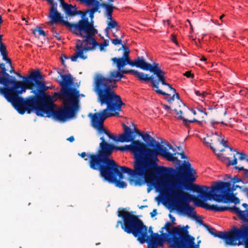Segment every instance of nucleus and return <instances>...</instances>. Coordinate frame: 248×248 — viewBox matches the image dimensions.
Wrapping results in <instances>:
<instances>
[{
	"label": "nucleus",
	"instance_id": "9d476101",
	"mask_svg": "<svg viewBox=\"0 0 248 248\" xmlns=\"http://www.w3.org/2000/svg\"><path fill=\"white\" fill-rule=\"evenodd\" d=\"M200 206L206 210L214 212L229 211L235 213L241 220L248 222V209L242 211L235 206L233 207L219 206L217 204L210 205L204 202ZM233 228L239 240V245H244L245 248H248V225L243 224L239 228L235 226H233Z\"/></svg>",
	"mask_w": 248,
	"mask_h": 248
},
{
	"label": "nucleus",
	"instance_id": "4c0bfd02",
	"mask_svg": "<svg viewBox=\"0 0 248 248\" xmlns=\"http://www.w3.org/2000/svg\"><path fill=\"white\" fill-rule=\"evenodd\" d=\"M99 7H97V6H93L91 9H88L89 11H91L93 12V13H95L97 12H98L99 13L101 12L99 9Z\"/></svg>",
	"mask_w": 248,
	"mask_h": 248
},
{
	"label": "nucleus",
	"instance_id": "09e8293b",
	"mask_svg": "<svg viewBox=\"0 0 248 248\" xmlns=\"http://www.w3.org/2000/svg\"><path fill=\"white\" fill-rule=\"evenodd\" d=\"M161 105L165 109H166L167 111H168L170 113L171 112H170L171 109H170V106H169L167 105L163 104H162Z\"/></svg>",
	"mask_w": 248,
	"mask_h": 248
},
{
	"label": "nucleus",
	"instance_id": "864d4df0",
	"mask_svg": "<svg viewBox=\"0 0 248 248\" xmlns=\"http://www.w3.org/2000/svg\"><path fill=\"white\" fill-rule=\"evenodd\" d=\"M54 36L56 38V39L58 40H61V38L59 36V34L57 32H55V34H54Z\"/></svg>",
	"mask_w": 248,
	"mask_h": 248
},
{
	"label": "nucleus",
	"instance_id": "412c9836",
	"mask_svg": "<svg viewBox=\"0 0 248 248\" xmlns=\"http://www.w3.org/2000/svg\"><path fill=\"white\" fill-rule=\"evenodd\" d=\"M131 66H135L143 70L149 71L155 74V63H147L143 57H138L133 61Z\"/></svg>",
	"mask_w": 248,
	"mask_h": 248
},
{
	"label": "nucleus",
	"instance_id": "f03ea898",
	"mask_svg": "<svg viewBox=\"0 0 248 248\" xmlns=\"http://www.w3.org/2000/svg\"><path fill=\"white\" fill-rule=\"evenodd\" d=\"M159 159L156 157V191H157V178L162 180L161 194L164 202L171 208L176 209L183 214L196 218L194 208L189 204L191 201L200 207L203 201L194 195L185 192V190L192 187L196 179V170L191 164L186 161L181 163L171 162L175 168L166 167L158 165Z\"/></svg>",
	"mask_w": 248,
	"mask_h": 248
},
{
	"label": "nucleus",
	"instance_id": "603ef678",
	"mask_svg": "<svg viewBox=\"0 0 248 248\" xmlns=\"http://www.w3.org/2000/svg\"><path fill=\"white\" fill-rule=\"evenodd\" d=\"M175 94H173L171 97H170L169 98L167 99V101L169 103H171L174 100Z\"/></svg>",
	"mask_w": 248,
	"mask_h": 248
},
{
	"label": "nucleus",
	"instance_id": "2f4dec72",
	"mask_svg": "<svg viewBox=\"0 0 248 248\" xmlns=\"http://www.w3.org/2000/svg\"><path fill=\"white\" fill-rule=\"evenodd\" d=\"M98 151V150L97 151ZM97 152H96L95 153H96ZM93 153H92V154H93ZM91 154V153H89L88 155L85 152H82L81 154H78V155L80 156L81 157L84 158L85 160H88V164H89V155Z\"/></svg>",
	"mask_w": 248,
	"mask_h": 248
},
{
	"label": "nucleus",
	"instance_id": "3c124183",
	"mask_svg": "<svg viewBox=\"0 0 248 248\" xmlns=\"http://www.w3.org/2000/svg\"><path fill=\"white\" fill-rule=\"evenodd\" d=\"M234 169L235 170H238L239 171L243 170L244 172H245V170H246V169H245L244 167H238V166H235Z\"/></svg>",
	"mask_w": 248,
	"mask_h": 248
},
{
	"label": "nucleus",
	"instance_id": "338daca9",
	"mask_svg": "<svg viewBox=\"0 0 248 248\" xmlns=\"http://www.w3.org/2000/svg\"><path fill=\"white\" fill-rule=\"evenodd\" d=\"M232 152H236V151L235 150H233L232 148L229 147V148H228Z\"/></svg>",
	"mask_w": 248,
	"mask_h": 248
},
{
	"label": "nucleus",
	"instance_id": "f257e3e1",
	"mask_svg": "<svg viewBox=\"0 0 248 248\" xmlns=\"http://www.w3.org/2000/svg\"><path fill=\"white\" fill-rule=\"evenodd\" d=\"M64 71L63 69L58 72L62 78L59 81L60 92H55L52 96L46 94L44 92L49 87L40 80L35 87L36 89L31 91L34 95L26 97L16 110L21 115L35 111L37 116L46 115L62 122L74 117L79 108V92L71 87L74 79L70 74L62 75Z\"/></svg>",
	"mask_w": 248,
	"mask_h": 248
},
{
	"label": "nucleus",
	"instance_id": "6ab92c4d",
	"mask_svg": "<svg viewBox=\"0 0 248 248\" xmlns=\"http://www.w3.org/2000/svg\"><path fill=\"white\" fill-rule=\"evenodd\" d=\"M195 238L188 234V232H185L180 241L179 248H200V244L201 240L195 242Z\"/></svg>",
	"mask_w": 248,
	"mask_h": 248
},
{
	"label": "nucleus",
	"instance_id": "f3484780",
	"mask_svg": "<svg viewBox=\"0 0 248 248\" xmlns=\"http://www.w3.org/2000/svg\"><path fill=\"white\" fill-rule=\"evenodd\" d=\"M49 3L52 5V7L49 11V17L50 19V23L53 24L60 22L68 28L70 25V23L67 21H65L63 19L60 13L57 10V3H54L53 0H46Z\"/></svg>",
	"mask_w": 248,
	"mask_h": 248
},
{
	"label": "nucleus",
	"instance_id": "e2e57ef3",
	"mask_svg": "<svg viewBox=\"0 0 248 248\" xmlns=\"http://www.w3.org/2000/svg\"><path fill=\"white\" fill-rule=\"evenodd\" d=\"M242 205L244 207V208H246V209H247V207H248V204L246 203H243Z\"/></svg>",
	"mask_w": 248,
	"mask_h": 248
},
{
	"label": "nucleus",
	"instance_id": "58836bf2",
	"mask_svg": "<svg viewBox=\"0 0 248 248\" xmlns=\"http://www.w3.org/2000/svg\"><path fill=\"white\" fill-rule=\"evenodd\" d=\"M217 140L219 144H222L225 148H229V146L227 144V141L224 140V139L220 140L219 139H218Z\"/></svg>",
	"mask_w": 248,
	"mask_h": 248
},
{
	"label": "nucleus",
	"instance_id": "052dcab7",
	"mask_svg": "<svg viewBox=\"0 0 248 248\" xmlns=\"http://www.w3.org/2000/svg\"><path fill=\"white\" fill-rule=\"evenodd\" d=\"M150 215L152 217H155V209H154L152 212L150 213Z\"/></svg>",
	"mask_w": 248,
	"mask_h": 248
},
{
	"label": "nucleus",
	"instance_id": "393cba45",
	"mask_svg": "<svg viewBox=\"0 0 248 248\" xmlns=\"http://www.w3.org/2000/svg\"><path fill=\"white\" fill-rule=\"evenodd\" d=\"M62 4L63 6V8L64 10V12L65 14L68 16H75L76 15L79 14V12H81V11H77L73 10L74 7L71 4H68L64 2V0L63 1L62 0H59Z\"/></svg>",
	"mask_w": 248,
	"mask_h": 248
},
{
	"label": "nucleus",
	"instance_id": "de8ad7c7",
	"mask_svg": "<svg viewBox=\"0 0 248 248\" xmlns=\"http://www.w3.org/2000/svg\"><path fill=\"white\" fill-rule=\"evenodd\" d=\"M68 58L65 55H63L61 57V62L62 65L66 67V65L64 64V60L68 59Z\"/></svg>",
	"mask_w": 248,
	"mask_h": 248
},
{
	"label": "nucleus",
	"instance_id": "cd10ccee",
	"mask_svg": "<svg viewBox=\"0 0 248 248\" xmlns=\"http://www.w3.org/2000/svg\"><path fill=\"white\" fill-rule=\"evenodd\" d=\"M108 20L109 21L108 22L107 27L105 30L106 33V35L108 37V30L114 29L118 26V23L115 20H113L112 18Z\"/></svg>",
	"mask_w": 248,
	"mask_h": 248
},
{
	"label": "nucleus",
	"instance_id": "423d86ee",
	"mask_svg": "<svg viewBox=\"0 0 248 248\" xmlns=\"http://www.w3.org/2000/svg\"><path fill=\"white\" fill-rule=\"evenodd\" d=\"M112 154V152L98 148L96 153L89 155L90 168L93 170H98L100 176L105 180L109 183L115 184L119 188L126 187V183L120 180L124 178L123 173H127L129 176L130 182H134L135 186H141L146 184L147 186L148 193L155 188V186H153L149 190L150 186L149 184L147 183H144L141 185L137 184L136 180L139 179L138 177L132 176L127 172H123L121 170L122 167H119L113 159L110 158Z\"/></svg>",
	"mask_w": 248,
	"mask_h": 248
},
{
	"label": "nucleus",
	"instance_id": "4be33fe9",
	"mask_svg": "<svg viewBox=\"0 0 248 248\" xmlns=\"http://www.w3.org/2000/svg\"><path fill=\"white\" fill-rule=\"evenodd\" d=\"M144 226L146 228L144 238L142 241L139 239L138 242L141 244L146 243L147 244V248H155V232H153L152 227L150 226L148 229L147 226L144 224Z\"/></svg>",
	"mask_w": 248,
	"mask_h": 248
},
{
	"label": "nucleus",
	"instance_id": "473e14b6",
	"mask_svg": "<svg viewBox=\"0 0 248 248\" xmlns=\"http://www.w3.org/2000/svg\"><path fill=\"white\" fill-rule=\"evenodd\" d=\"M236 154L239 155V159L240 160H246L247 161V159H248V156L243 153L236 152Z\"/></svg>",
	"mask_w": 248,
	"mask_h": 248
},
{
	"label": "nucleus",
	"instance_id": "4d7b16f0",
	"mask_svg": "<svg viewBox=\"0 0 248 248\" xmlns=\"http://www.w3.org/2000/svg\"><path fill=\"white\" fill-rule=\"evenodd\" d=\"M219 123H221L222 124H224L223 122H219L215 121L214 120H212L211 121V124L212 125H214V124H219Z\"/></svg>",
	"mask_w": 248,
	"mask_h": 248
},
{
	"label": "nucleus",
	"instance_id": "2eb2a0df",
	"mask_svg": "<svg viewBox=\"0 0 248 248\" xmlns=\"http://www.w3.org/2000/svg\"><path fill=\"white\" fill-rule=\"evenodd\" d=\"M161 234L156 232V248L158 246L162 247L167 241L172 248H179L180 240L178 238H172L169 234L164 233L163 231H160Z\"/></svg>",
	"mask_w": 248,
	"mask_h": 248
},
{
	"label": "nucleus",
	"instance_id": "0e129e2a",
	"mask_svg": "<svg viewBox=\"0 0 248 248\" xmlns=\"http://www.w3.org/2000/svg\"><path fill=\"white\" fill-rule=\"evenodd\" d=\"M191 111H192V112L193 114L194 115H196L197 114V112H196V111L195 110H194V109H192L191 110Z\"/></svg>",
	"mask_w": 248,
	"mask_h": 248
},
{
	"label": "nucleus",
	"instance_id": "6e6552de",
	"mask_svg": "<svg viewBox=\"0 0 248 248\" xmlns=\"http://www.w3.org/2000/svg\"><path fill=\"white\" fill-rule=\"evenodd\" d=\"M230 182L219 181L211 187L205 186L193 185L191 190L200 194L203 201L213 200L218 202L227 203L231 202L239 204L240 200L234 193H227L230 188Z\"/></svg>",
	"mask_w": 248,
	"mask_h": 248
},
{
	"label": "nucleus",
	"instance_id": "680f3d73",
	"mask_svg": "<svg viewBox=\"0 0 248 248\" xmlns=\"http://www.w3.org/2000/svg\"><path fill=\"white\" fill-rule=\"evenodd\" d=\"M195 94H196V95H197V96H199L201 97V93L199 91H195Z\"/></svg>",
	"mask_w": 248,
	"mask_h": 248
},
{
	"label": "nucleus",
	"instance_id": "dca6fc26",
	"mask_svg": "<svg viewBox=\"0 0 248 248\" xmlns=\"http://www.w3.org/2000/svg\"><path fill=\"white\" fill-rule=\"evenodd\" d=\"M94 14L92 12L89 11L87 9L84 11L79 12V15H81V18L76 23H70L68 27L78 28H80L81 24L86 25L92 27L95 29L93 25V19Z\"/></svg>",
	"mask_w": 248,
	"mask_h": 248
},
{
	"label": "nucleus",
	"instance_id": "c85d7f7f",
	"mask_svg": "<svg viewBox=\"0 0 248 248\" xmlns=\"http://www.w3.org/2000/svg\"><path fill=\"white\" fill-rule=\"evenodd\" d=\"M242 186L239 185H234L231 187V184L230 183V188L227 190V193H233V191L236 190L237 188H242Z\"/></svg>",
	"mask_w": 248,
	"mask_h": 248
},
{
	"label": "nucleus",
	"instance_id": "20e7f679",
	"mask_svg": "<svg viewBox=\"0 0 248 248\" xmlns=\"http://www.w3.org/2000/svg\"><path fill=\"white\" fill-rule=\"evenodd\" d=\"M117 70L109 71L105 76L101 74L95 75L93 82V91L97 95V101L101 106L109 105L122 107L124 105L120 95L117 94L114 89L117 87V82L124 77V74H131L134 75L139 80L145 82L151 81L153 88H155V80L153 75H149L140 72L135 70L124 69V67L119 68Z\"/></svg>",
	"mask_w": 248,
	"mask_h": 248
},
{
	"label": "nucleus",
	"instance_id": "69168bd1",
	"mask_svg": "<svg viewBox=\"0 0 248 248\" xmlns=\"http://www.w3.org/2000/svg\"><path fill=\"white\" fill-rule=\"evenodd\" d=\"M170 217L172 221H173L175 220V218L173 217L170 214Z\"/></svg>",
	"mask_w": 248,
	"mask_h": 248
},
{
	"label": "nucleus",
	"instance_id": "aec40b11",
	"mask_svg": "<svg viewBox=\"0 0 248 248\" xmlns=\"http://www.w3.org/2000/svg\"><path fill=\"white\" fill-rule=\"evenodd\" d=\"M203 142L206 146H209L211 149L216 154V155H217L218 157L220 159L221 161H225L226 160H228V165L229 166L230 165H235L237 163V159L236 157H235V155L233 154V159L232 160H231L230 158L228 157H224L222 156L221 155V154H219V153L217 154L216 153V148L217 147L216 144H215L213 142V140L211 139L210 138L208 137L207 138H204L203 139Z\"/></svg>",
	"mask_w": 248,
	"mask_h": 248
},
{
	"label": "nucleus",
	"instance_id": "0eeeda50",
	"mask_svg": "<svg viewBox=\"0 0 248 248\" xmlns=\"http://www.w3.org/2000/svg\"><path fill=\"white\" fill-rule=\"evenodd\" d=\"M107 108L99 112L89 113L88 117L91 118L92 126L97 130L98 134H105L109 139H111L116 142H129L132 138L131 128L123 124V126L124 132L119 135L117 138L115 136L105 129L103 127L104 121L108 117L118 116L119 111L121 110V108L117 106H113L109 105H106Z\"/></svg>",
	"mask_w": 248,
	"mask_h": 248
},
{
	"label": "nucleus",
	"instance_id": "bf43d9fd",
	"mask_svg": "<svg viewBox=\"0 0 248 248\" xmlns=\"http://www.w3.org/2000/svg\"><path fill=\"white\" fill-rule=\"evenodd\" d=\"M207 94V93L206 92L203 91L201 93V97L203 98H204L206 95Z\"/></svg>",
	"mask_w": 248,
	"mask_h": 248
},
{
	"label": "nucleus",
	"instance_id": "4468645a",
	"mask_svg": "<svg viewBox=\"0 0 248 248\" xmlns=\"http://www.w3.org/2000/svg\"><path fill=\"white\" fill-rule=\"evenodd\" d=\"M165 72L161 69L159 63H156V93L169 96L170 94L166 93L159 88V84L167 86L171 91L175 92L176 90L172 88L171 85L166 81Z\"/></svg>",
	"mask_w": 248,
	"mask_h": 248
},
{
	"label": "nucleus",
	"instance_id": "ddd939ff",
	"mask_svg": "<svg viewBox=\"0 0 248 248\" xmlns=\"http://www.w3.org/2000/svg\"><path fill=\"white\" fill-rule=\"evenodd\" d=\"M204 227L215 237L223 239L227 245L230 246L239 245V240L233 226L228 232L217 231L215 228L208 225H204Z\"/></svg>",
	"mask_w": 248,
	"mask_h": 248
},
{
	"label": "nucleus",
	"instance_id": "a18cd8bd",
	"mask_svg": "<svg viewBox=\"0 0 248 248\" xmlns=\"http://www.w3.org/2000/svg\"><path fill=\"white\" fill-rule=\"evenodd\" d=\"M197 109L198 111L200 113L202 117L203 118V115L207 116V113L206 112H204L203 110H202L201 108H197Z\"/></svg>",
	"mask_w": 248,
	"mask_h": 248
},
{
	"label": "nucleus",
	"instance_id": "a211bd4d",
	"mask_svg": "<svg viewBox=\"0 0 248 248\" xmlns=\"http://www.w3.org/2000/svg\"><path fill=\"white\" fill-rule=\"evenodd\" d=\"M171 224L170 222H167L165 226L162 228V230L165 229L168 234H169L172 238H178L180 240L181 239L182 236L184 234L185 232H187V229L189 227L187 225L186 227H181L180 225L177 227H173L171 229L170 227Z\"/></svg>",
	"mask_w": 248,
	"mask_h": 248
},
{
	"label": "nucleus",
	"instance_id": "5701e85b",
	"mask_svg": "<svg viewBox=\"0 0 248 248\" xmlns=\"http://www.w3.org/2000/svg\"><path fill=\"white\" fill-rule=\"evenodd\" d=\"M84 42L83 40H78L76 45L77 52L75 54L70 57L72 62H76L78 58H80L82 60H86L87 56L84 54V50H83Z\"/></svg>",
	"mask_w": 248,
	"mask_h": 248
},
{
	"label": "nucleus",
	"instance_id": "774afa93",
	"mask_svg": "<svg viewBox=\"0 0 248 248\" xmlns=\"http://www.w3.org/2000/svg\"><path fill=\"white\" fill-rule=\"evenodd\" d=\"M113 36L115 37V38H117V37H118V35L116 34L115 32H114L113 33Z\"/></svg>",
	"mask_w": 248,
	"mask_h": 248
},
{
	"label": "nucleus",
	"instance_id": "c03bdc74",
	"mask_svg": "<svg viewBox=\"0 0 248 248\" xmlns=\"http://www.w3.org/2000/svg\"><path fill=\"white\" fill-rule=\"evenodd\" d=\"M243 178L244 180H246V179L248 180L247 182L245 183V184H248V169H247L246 170H245V172L243 173Z\"/></svg>",
	"mask_w": 248,
	"mask_h": 248
},
{
	"label": "nucleus",
	"instance_id": "37998d69",
	"mask_svg": "<svg viewBox=\"0 0 248 248\" xmlns=\"http://www.w3.org/2000/svg\"><path fill=\"white\" fill-rule=\"evenodd\" d=\"M181 152H180V153H175L176 154V155H180L181 159H187V156H186L185 155L184 151L183 150V149H181Z\"/></svg>",
	"mask_w": 248,
	"mask_h": 248
},
{
	"label": "nucleus",
	"instance_id": "72a5a7b5",
	"mask_svg": "<svg viewBox=\"0 0 248 248\" xmlns=\"http://www.w3.org/2000/svg\"><path fill=\"white\" fill-rule=\"evenodd\" d=\"M0 54L7 53L6 46L4 43L0 44Z\"/></svg>",
	"mask_w": 248,
	"mask_h": 248
},
{
	"label": "nucleus",
	"instance_id": "f8f14e48",
	"mask_svg": "<svg viewBox=\"0 0 248 248\" xmlns=\"http://www.w3.org/2000/svg\"><path fill=\"white\" fill-rule=\"evenodd\" d=\"M173 150L172 146L163 139L157 138L156 140V157L161 156L169 162L181 163L182 161L175 156L176 153H171L169 150Z\"/></svg>",
	"mask_w": 248,
	"mask_h": 248
},
{
	"label": "nucleus",
	"instance_id": "1a4fd4ad",
	"mask_svg": "<svg viewBox=\"0 0 248 248\" xmlns=\"http://www.w3.org/2000/svg\"><path fill=\"white\" fill-rule=\"evenodd\" d=\"M117 216L122 218V220L117 221L116 228H118L120 225L124 232L132 234L138 241L139 239L141 241L143 239L146 233V228L138 216L134 215L133 212L126 211L125 208H121L118 210Z\"/></svg>",
	"mask_w": 248,
	"mask_h": 248
},
{
	"label": "nucleus",
	"instance_id": "e433bc0d",
	"mask_svg": "<svg viewBox=\"0 0 248 248\" xmlns=\"http://www.w3.org/2000/svg\"><path fill=\"white\" fill-rule=\"evenodd\" d=\"M80 2L82 3H85L87 4V6H92L93 5V1L95 0H79Z\"/></svg>",
	"mask_w": 248,
	"mask_h": 248
},
{
	"label": "nucleus",
	"instance_id": "a878e982",
	"mask_svg": "<svg viewBox=\"0 0 248 248\" xmlns=\"http://www.w3.org/2000/svg\"><path fill=\"white\" fill-rule=\"evenodd\" d=\"M102 7L104 8L105 10V15L107 17L108 19H111L113 9H116V7L113 6L112 4L106 3H104V4H102Z\"/></svg>",
	"mask_w": 248,
	"mask_h": 248
},
{
	"label": "nucleus",
	"instance_id": "49530a36",
	"mask_svg": "<svg viewBox=\"0 0 248 248\" xmlns=\"http://www.w3.org/2000/svg\"><path fill=\"white\" fill-rule=\"evenodd\" d=\"M170 38L171 41L174 42L176 45H178V43L177 41L176 37L173 34H171Z\"/></svg>",
	"mask_w": 248,
	"mask_h": 248
},
{
	"label": "nucleus",
	"instance_id": "79ce46f5",
	"mask_svg": "<svg viewBox=\"0 0 248 248\" xmlns=\"http://www.w3.org/2000/svg\"><path fill=\"white\" fill-rule=\"evenodd\" d=\"M242 182V179L237 177L236 176L234 177L232 179V182L234 184L237 183Z\"/></svg>",
	"mask_w": 248,
	"mask_h": 248
},
{
	"label": "nucleus",
	"instance_id": "c9c22d12",
	"mask_svg": "<svg viewBox=\"0 0 248 248\" xmlns=\"http://www.w3.org/2000/svg\"><path fill=\"white\" fill-rule=\"evenodd\" d=\"M0 54L2 56L3 60L7 61V62L10 63V64L11 63V59L8 57V53Z\"/></svg>",
	"mask_w": 248,
	"mask_h": 248
},
{
	"label": "nucleus",
	"instance_id": "7c9ffc66",
	"mask_svg": "<svg viewBox=\"0 0 248 248\" xmlns=\"http://www.w3.org/2000/svg\"><path fill=\"white\" fill-rule=\"evenodd\" d=\"M36 32H38L40 35L45 37L46 36V32L42 30V28L40 27H37L33 31V33L35 34Z\"/></svg>",
	"mask_w": 248,
	"mask_h": 248
},
{
	"label": "nucleus",
	"instance_id": "c756f323",
	"mask_svg": "<svg viewBox=\"0 0 248 248\" xmlns=\"http://www.w3.org/2000/svg\"><path fill=\"white\" fill-rule=\"evenodd\" d=\"M121 36L120 39L118 38H115L111 39V42L114 45H121L122 44V39L124 37V34L123 33H121Z\"/></svg>",
	"mask_w": 248,
	"mask_h": 248
},
{
	"label": "nucleus",
	"instance_id": "7ed1b4c3",
	"mask_svg": "<svg viewBox=\"0 0 248 248\" xmlns=\"http://www.w3.org/2000/svg\"><path fill=\"white\" fill-rule=\"evenodd\" d=\"M131 136L133 139L130 145L116 146L106 141L104 136L100 137L101 142L98 148L112 152L116 150L123 152L131 151L134 155L133 169L126 167L121 168L123 172H127L132 176L139 179L136 180L137 184L141 185L147 183L149 184L150 190L155 187V139L149 133L143 134L138 129L132 131Z\"/></svg>",
	"mask_w": 248,
	"mask_h": 248
},
{
	"label": "nucleus",
	"instance_id": "b1692460",
	"mask_svg": "<svg viewBox=\"0 0 248 248\" xmlns=\"http://www.w3.org/2000/svg\"><path fill=\"white\" fill-rule=\"evenodd\" d=\"M111 60L114 64L119 66V68L124 67L127 64L131 66L133 62L130 58L129 53H124L122 57H114Z\"/></svg>",
	"mask_w": 248,
	"mask_h": 248
},
{
	"label": "nucleus",
	"instance_id": "39448f33",
	"mask_svg": "<svg viewBox=\"0 0 248 248\" xmlns=\"http://www.w3.org/2000/svg\"><path fill=\"white\" fill-rule=\"evenodd\" d=\"M23 81L16 80L15 78L7 73L4 63H0V84L4 86L0 87V93L10 102L15 109L20 106L25 99L19 95L25 92L27 90H33L43 77L39 71L32 72L28 77H22Z\"/></svg>",
	"mask_w": 248,
	"mask_h": 248
},
{
	"label": "nucleus",
	"instance_id": "6e6d98bb",
	"mask_svg": "<svg viewBox=\"0 0 248 248\" xmlns=\"http://www.w3.org/2000/svg\"><path fill=\"white\" fill-rule=\"evenodd\" d=\"M197 222L201 225H202L204 227V225H206V224H204L203 223V221L202 219H196Z\"/></svg>",
	"mask_w": 248,
	"mask_h": 248
},
{
	"label": "nucleus",
	"instance_id": "9b49d317",
	"mask_svg": "<svg viewBox=\"0 0 248 248\" xmlns=\"http://www.w3.org/2000/svg\"><path fill=\"white\" fill-rule=\"evenodd\" d=\"M78 28L68 27L69 30L78 36H80L85 38L83 39L84 46L83 50L86 52L88 51L93 49L98 46V43L93 37L97 33V30L93 29L92 27L81 24Z\"/></svg>",
	"mask_w": 248,
	"mask_h": 248
},
{
	"label": "nucleus",
	"instance_id": "ea45409f",
	"mask_svg": "<svg viewBox=\"0 0 248 248\" xmlns=\"http://www.w3.org/2000/svg\"><path fill=\"white\" fill-rule=\"evenodd\" d=\"M184 75L188 78H194V74H192L190 71L185 72Z\"/></svg>",
	"mask_w": 248,
	"mask_h": 248
},
{
	"label": "nucleus",
	"instance_id": "8fccbe9b",
	"mask_svg": "<svg viewBox=\"0 0 248 248\" xmlns=\"http://www.w3.org/2000/svg\"><path fill=\"white\" fill-rule=\"evenodd\" d=\"M122 48H123V50L124 51V53H129L130 50L128 47L122 45Z\"/></svg>",
	"mask_w": 248,
	"mask_h": 248
},
{
	"label": "nucleus",
	"instance_id": "bb28decb",
	"mask_svg": "<svg viewBox=\"0 0 248 248\" xmlns=\"http://www.w3.org/2000/svg\"><path fill=\"white\" fill-rule=\"evenodd\" d=\"M174 110L176 113V118L178 119L182 120L185 125L186 126H187L189 123L198 122L196 119H193V120H191L185 119L182 115L183 111L181 109L178 110L177 108H174Z\"/></svg>",
	"mask_w": 248,
	"mask_h": 248
},
{
	"label": "nucleus",
	"instance_id": "f704fd0d",
	"mask_svg": "<svg viewBox=\"0 0 248 248\" xmlns=\"http://www.w3.org/2000/svg\"><path fill=\"white\" fill-rule=\"evenodd\" d=\"M98 45L99 46L100 50L101 51H102L103 50H104L105 47H106L108 46V42H107V40H105L103 43H101L100 45L98 44Z\"/></svg>",
	"mask_w": 248,
	"mask_h": 248
},
{
	"label": "nucleus",
	"instance_id": "a19ab883",
	"mask_svg": "<svg viewBox=\"0 0 248 248\" xmlns=\"http://www.w3.org/2000/svg\"><path fill=\"white\" fill-rule=\"evenodd\" d=\"M104 3L100 2V0H95L93 1V6H97L98 7H102V4H104Z\"/></svg>",
	"mask_w": 248,
	"mask_h": 248
},
{
	"label": "nucleus",
	"instance_id": "5fc2aeb1",
	"mask_svg": "<svg viewBox=\"0 0 248 248\" xmlns=\"http://www.w3.org/2000/svg\"><path fill=\"white\" fill-rule=\"evenodd\" d=\"M175 94H175V96H176V98L178 100H179L180 101V103H181L183 106H185V104H184L183 103H182V101H181V100H180V96H179V93H176V92H175Z\"/></svg>",
	"mask_w": 248,
	"mask_h": 248
},
{
	"label": "nucleus",
	"instance_id": "13d9d810",
	"mask_svg": "<svg viewBox=\"0 0 248 248\" xmlns=\"http://www.w3.org/2000/svg\"><path fill=\"white\" fill-rule=\"evenodd\" d=\"M67 140L71 142H73L75 140L74 137L73 136H71L68 138L67 139Z\"/></svg>",
	"mask_w": 248,
	"mask_h": 248
}]
</instances>
